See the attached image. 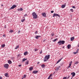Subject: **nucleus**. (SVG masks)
I'll use <instances>...</instances> for the list:
<instances>
[{
  "instance_id": "12",
  "label": "nucleus",
  "mask_w": 79,
  "mask_h": 79,
  "mask_svg": "<svg viewBox=\"0 0 79 79\" xmlns=\"http://www.w3.org/2000/svg\"><path fill=\"white\" fill-rule=\"evenodd\" d=\"M74 37H71L70 38V40H71V41H73V40H74Z\"/></svg>"
},
{
  "instance_id": "9",
  "label": "nucleus",
  "mask_w": 79,
  "mask_h": 79,
  "mask_svg": "<svg viewBox=\"0 0 79 79\" xmlns=\"http://www.w3.org/2000/svg\"><path fill=\"white\" fill-rule=\"evenodd\" d=\"M39 37H40V36L37 35L35 36V39H38Z\"/></svg>"
},
{
  "instance_id": "56",
  "label": "nucleus",
  "mask_w": 79,
  "mask_h": 79,
  "mask_svg": "<svg viewBox=\"0 0 79 79\" xmlns=\"http://www.w3.org/2000/svg\"><path fill=\"white\" fill-rule=\"evenodd\" d=\"M24 79V77H23L22 78V79Z\"/></svg>"
},
{
  "instance_id": "29",
  "label": "nucleus",
  "mask_w": 79,
  "mask_h": 79,
  "mask_svg": "<svg viewBox=\"0 0 79 79\" xmlns=\"http://www.w3.org/2000/svg\"><path fill=\"white\" fill-rule=\"evenodd\" d=\"M25 20V19H23L22 20H21V22H22V23H23L24 21Z\"/></svg>"
},
{
  "instance_id": "22",
  "label": "nucleus",
  "mask_w": 79,
  "mask_h": 79,
  "mask_svg": "<svg viewBox=\"0 0 79 79\" xmlns=\"http://www.w3.org/2000/svg\"><path fill=\"white\" fill-rule=\"evenodd\" d=\"M8 73H6L5 74V76H6V77H8Z\"/></svg>"
},
{
  "instance_id": "62",
  "label": "nucleus",
  "mask_w": 79,
  "mask_h": 79,
  "mask_svg": "<svg viewBox=\"0 0 79 79\" xmlns=\"http://www.w3.org/2000/svg\"><path fill=\"white\" fill-rule=\"evenodd\" d=\"M59 68H60V66H59Z\"/></svg>"
},
{
  "instance_id": "41",
  "label": "nucleus",
  "mask_w": 79,
  "mask_h": 79,
  "mask_svg": "<svg viewBox=\"0 0 79 79\" xmlns=\"http://www.w3.org/2000/svg\"><path fill=\"white\" fill-rule=\"evenodd\" d=\"M53 12H54V11H53V10H52L51 11V13H53Z\"/></svg>"
},
{
  "instance_id": "63",
  "label": "nucleus",
  "mask_w": 79,
  "mask_h": 79,
  "mask_svg": "<svg viewBox=\"0 0 79 79\" xmlns=\"http://www.w3.org/2000/svg\"><path fill=\"white\" fill-rule=\"evenodd\" d=\"M23 18H24V17H23Z\"/></svg>"
},
{
  "instance_id": "35",
  "label": "nucleus",
  "mask_w": 79,
  "mask_h": 79,
  "mask_svg": "<svg viewBox=\"0 0 79 79\" xmlns=\"http://www.w3.org/2000/svg\"><path fill=\"white\" fill-rule=\"evenodd\" d=\"M67 77H63V79H67Z\"/></svg>"
},
{
  "instance_id": "2",
  "label": "nucleus",
  "mask_w": 79,
  "mask_h": 79,
  "mask_svg": "<svg viewBox=\"0 0 79 79\" xmlns=\"http://www.w3.org/2000/svg\"><path fill=\"white\" fill-rule=\"evenodd\" d=\"M50 55H48V56L46 55L44 58V61H47L50 58Z\"/></svg>"
},
{
  "instance_id": "36",
  "label": "nucleus",
  "mask_w": 79,
  "mask_h": 79,
  "mask_svg": "<svg viewBox=\"0 0 79 79\" xmlns=\"http://www.w3.org/2000/svg\"><path fill=\"white\" fill-rule=\"evenodd\" d=\"M69 68H71V66H69L68 67H67V69H69Z\"/></svg>"
},
{
  "instance_id": "28",
  "label": "nucleus",
  "mask_w": 79,
  "mask_h": 79,
  "mask_svg": "<svg viewBox=\"0 0 79 79\" xmlns=\"http://www.w3.org/2000/svg\"><path fill=\"white\" fill-rule=\"evenodd\" d=\"M10 33H11L12 32H13V30H10Z\"/></svg>"
},
{
  "instance_id": "13",
  "label": "nucleus",
  "mask_w": 79,
  "mask_h": 79,
  "mask_svg": "<svg viewBox=\"0 0 79 79\" xmlns=\"http://www.w3.org/2000/svg\"><path fill=\"white\" fill-rule=\"evenodd\" d=\"M65 6H66V5H62L61 6V8H64L65 7Z\"/></svg>"
},
{
  "instance_id": "3",
  "label": "nucleus",
  "mask_w": 79,
  "mask_h": 79,
  "mask_svg": "<svg viewBox=\"0 0 79 79\" xmlns=\"http://www.w3.org/2000/svg\"><path fill=\"white\" fill-rule=\"evenodd\" d=\"M32 16H33L34 19H37V15L35 12H34L32 13Z\"/></svg>"
},
{
  "instance_id": "24",
  "label": "nucleus",
  "mask_w": 79,
  "mask_h": 79,
  "mask_svg": "<svg viewBox=\"0 0 79 79\" xmlns=\"http://www.w3.org/2000/svg\"><path fill=\"white\" fill-rule=\"evenodd\" d=\"M55 35V34H54V33L53 32L51 34V35L52 36H53V35Z\"/></svg>"
},
{
  "instance_id": "57",
  "label": "nucleus",
  "mask_w": 79,
  "mask_h": 79,
  "mask_svg": "<svg viewBox=\"0 0 79 79\" xmlns=\"http://www.w3.org/2000/svg\"><path fill=\"white\" fill-rule=\"evenodd\" d=\"M73 62H72V61H71V62H70V63H71V64H72V63Z\"/></svg>"
},
{
  "instance_id": "30",
  "label": "nucleus",
  "mask_w": 79,
  "mask_h": 79,
  "mask_svg": "<svg viewBox=\"0 0 79 79\" xmlns=\"http://www.w3.org/2000/svg\"><path fill=\"white\" fill-rule=\"evenodd\" d=\"M78 63H79V62H76L75 63V64H78Z\"/></svg>"
},
{
  "instance_id": "37",
  "label": "nucleus",
  "mask_w": 79,
  "mask_h": 79,
  "mask_svg": "<svg viewBox=\"0 0 79 79\" xmlns=\"http://www.w3.org/2000/svg\"><path fill=\"white\" fill-rule=\"evenodd\" d=\"M63 58L62 57L59 60L60 61L61 60H62V59H63Z\"/></svg>"
},
{
  "instance_id": "51",
  "label": "nucleus",
  "mask_w": 79,
  "mask_h": 79,
  "mask_svg": "<svg viewBox=\"0 0 79 79\" xmlns=\"http://www.w3.org/2000/svg\"><path fill=\"white\" fill-rule=\"evenodd\" d=\"M42 53V51H40V54H41Z\"/></svg>"
},
{
  "instance_id": "7",
  "label": "nucleus",
  "mask_w": 79,
  "mask_h": 79,
  "mask_svg": "<svg viewBox=\"0 0 79 79\" xmlns=\"http://www.w3.org/2000/svg\"><path fill=\"white\" fill-rule=\"evenodd\" d=\"M71 75H72V77H73L75 76V75H76V73L74 72H73L71 73Z\"/></svg>"
},
{
  "instance_id": "61",
  "label": "nucleus",
  "mask_w": 79,
  "mask_h": 79,
  "mask_svg": "<svg viewBox=\"0 0 79 79\" xmlns=\"http://www.w3.org/2000/svg\"><path fill=\"white\" fill-rule=\"evenodd\" d=\"M73 77L71 78V79H73Z\"/></svg>"
},
{
  "instance_id": "52",
  "label": "nucleus",
  "mask_w": 79,
  "mask_h": 79,
  "mask_svg": "<svg viewBox=\"0 0 79 79\" xmlns=\"http://www.w3.org/2000/svg\"><path fill=\"white\" fill-rule=\"evenodd\" d=\"M0 79H2V77H0Z\"/></svg>"
},
{
  "instance_id": "19",
  "label": "nucleus",
  "mask_w": 79,
  "mask_h": 79,
  "mask_svg": "<svg viewBox=\"0 0 79 79\" xmlns=\"http://www.w3.org/2000/svg\"><path fill=\"white\" fill-rule=\"evenodd\" d=\"M52 76V74H51L48 77V79H50V78Z\"/></svg>"
},
{
  "instance_id": "10",
  "label": "nucleus",
  "mask_w": 79,
  "mask_h": 79,
  "mask_svg": "<svg viewBox=\"0 0 79 79\" xmlns=\"http://www.w3.org/2000/svg\"><path fill=\"white\" fill-rule=\"evenodd\" d=\"M17 10L18 11H23V9L22 8H21L20 9H18Z\"/></svg>"
},
{
  "instance_id": "26",
  "label": "nucleus",
  "mask_w": 79,
  "mask_h": 79,
  "mask_svg": "<svg viewBox=\"0 0 79 79\" xmlns=\"http://www.w3.org/2000/svg\"><path fill=\"white\" fill-rule=\"evenodd\" d=\"M19 45H18L15 48V49H18V48H19Z\"/></svg>"
},
{
  "instance_id": "53",
  "label": "nucleus",
  "mask_w": 79,
  "mask_h": 79,
  "mask_svg": "<svg viewBox=\"0 0 79 79\" xmlns=\"http://www.w3.org/2000/svg\"><path fill=\"white\" fill-rule=\"evenodd\" d=\"M45 40H43V42H45Z\"/></svg>"
},
{
  "instance_id": "47",
  "label": "nucleus",
  "mask_w": 79,
  "mask_h": 79,
  "mask_svg": "<svg viewBox=\"0 0 79 79\" xmlns=\"http://www.w3.org/2000/svg\"><path fill=\"white\" fill-rule=\"evenodd\" d=\"M40 64V62H38L37 64Z\"/></svg>"
},
{
  "instance_id": "27",
  "label": "nucleus",
  "mask_w": 79,
  "mask_h": 79,
  "mask_svg": "<svg viewBox=\"0 0 79 79\" xmlns=\"http://www.w3.org/2000/svg\"><path fill=\"white\" fill-rule=\"evenodd\" d=\"M58 40V39L56 38V39H54V40H53V41H54V42H56V40Z\"/></svg>"
},
{
  "instance_id": "42",
  "label": "nucleus",
  "mask_w": 79,
  "mask_h": 79,
  "mask_svg": "<svg viewBox=\"0 0 79 79\" xmlns=\"http://www.w3.org/2000/svg\"><path fill=\"white\" fill-rule=\"evenodd\" d=\"M27 16V14H25L24 15V16H25V17H26Z\"/></svg>"
},
{
  "instance_id": "43",
  "label": "nucleus",
  "mask_w": 79,
  "mask_h": 79,
  "mask_svg": "<svg viewBox=\"0 0 79 79\" xmlns=\"http://www.w3.org/2000/svg\"><path fill=\"white\" fill-rule=\"evenodd\" d=\"M72 8H73L75 9V8H76V7L74 6H73Z\"/></svg>"
},
{
  "instance_id": "49",
  "label": "nucleus",
  "mask_w": 79,
  "mask_h": 79,
  "mask_svg": "<svg viewBox=\"0 0 79 79\" xmlns=\"http://www.w3.org/2000/svg\"><path fill=\"white\" fill-rule=\"evenodd\" d=\"M71 63H70V64H69V66H71Z\"/></svg>"
},
{
  "instance_id": "20",
  "label": "nucleus",
  "mask_w": 79,
  "mask_h": 79,
  "mask_svg": "<svg viewBox=\"0 0 79 79\" xmlns=\"http://www.w3.org/2000/svg\"><path fill=\"white\" fill-rule=\"evenodd\" d=\"M5 47V45L4 44H2L1 46V47L2 48H4V47Z\"/></svg>"
},
{
  "instance_id": "44",
  "label": "nucleus",
  "mask_w": 79,
  "mask_h": 79,
  "mask_svg": "<svg viewBox=\"0 0 79 79\" xmlns=\"http://www.w3.org/2000/svg\"><path fill=\"white\" fill-rule=\"evenodd\" d=\"M6 25L4 26V29H6Z\"/></svg>"
},
{
  "instance_id": "18",
  "label": "nucleus",
  "mask_w": 79,
  "mask_h": 79,
  "mask_svg": "<svg viewBox=\"0 0 79 79\" xmlns=\"http://www.w3.org/2000/svg\"><path fill=\"white\" fill-rule=\"evenodd\" d=\"M45 66V65L44 64H43L41 65V67L42 68H44Z\"/></svg>"
},
{
  "instance_id": "15",
  "label": "nucleus",
  "mask_w": 79,
  "mask_h": 79,
  "mask_svg": "<svg viewBox=\"0 0 79 79\" xmlns=\"http://www.w3.org/2000/svg\"><path fill=\"white\" fill-rule=\"evenodd\" d=\"M8 63L9 64H11V63H12V62H11V61L10 60H9L8 61Z\"/></svg>"
},
{
  "instance_id": "58",
  "label": "nucleus",
  "mask_w": 79,
  "mask_h": 79,
  "mask_svg": "<svg viewBox=\"0 0 79 79\" xmlns=\"http://www.w3.org/2000/svg\"><path fill=\"white\" fill-rule=\"evenodd\" d=\"M1 6H3V4H2V5H1Z\"/></svg>"
},
{
  "instance_id": "48",
  "label": "nucleus",
  "mask_w": 79,
  "mask_h": 79,
  "mask_svg": "<svg viewBox=\"0 0 79 79\" xmlns=\"http://www.w3.org/2000/svg\"><path fill=\"white\" fill-rule=\"evenodd\" d=\"M21 64H20L19 65V67H20V66H21Z\"/></svg>"
},
{
  "instance_id": "17",
  "label": "nucleus",
  "mask_w": 79,
  "mask_h": 79,
  "mask_svg": "<svg viewBox=\"0 0 79 79\" xmlns=\"http://www.w3.org/2000/svg\"><path fill=\"white\" fill-rule=\"evenodd\" d=\"M27 53H28L27 52H24V55H25V56H26V55H27Z\"/></svg>"
},
{
  "instance_id": "33",
  "label": "nucleus",
  "mask_w": 79,
  "mask_h": 79,
  "mask_svg": "<svg viewBox=\"0 0 79 79\" xmlns=\"http://www.w3.org/2000/svg\"><path fill=\"white\" fill-rule=\"evenodd\" d=\"M70 10L72 12H73V9H71Z\"/></svg>"
},
{
  "instance_id": "32",
  "label": "nucleus",
  "mask_w": 79,
  "mask_h": 79,
  "mask_svg": "<svg viewBox=\"0 0 79 79\" xmlns=\"http://www.w3.org/2000/svg\"><path fill=\"white\" fill-rule=\"evenodd\" d=\"M73 53L74 54V55H76V54H77V52H74Z\"/></svg>"
},
{
  "instance_id": "54",
  "label": "nucleus",
  "mask_w": 79,
  "mask_h": 79,
  "mask_svg": "<svg viewBox=\"0 0 79 79\" xmlns=\"http://www.w3.org/2000/svg\"><path fill=\"white\" fill-rule=\"evenodd\" d=\"M3 37H5V35H3Z\"/></svg>"
},
{
  "instance_id": "16",
  "label": "nucleus",
  "mask_w": 79,
  "mask_h": 79,
  "mask_svg": "<svg viewBox=\"0 0 79 79\" xmlns=\"http://www.w3.org/2000/svg\"><path fill=\"white\" fill-rule=\"evenodd\" d=\"M70 47H71V45L70 44H69L67 46V48L68 49H69L70 48Z\"/></svg>"
},
{
  "instance_id": "11",
  "label": "nucleus",
  "mask_w": 79,
  "mask_h": 79,
  "mask_svg": "<svg viewBox=\"0 0 79 79\" xmlns=\"http://www.w3.org/2000/svg\"><path fill=\"white\" fill-rule=\"evenodd\" d=\"M42 15L43 16H44V17H45V16H46V14L45 13H42Z\"/></svg>"
},
{
  "instance_id": "55",
  "label": "nucleus",
  "mask_w": 79,
  "mask_h": 79,
  "mask_svg": "<svg viewBox=\"0 0 79 79\" xmlns=\"http://www.w3.org/2000/svg\"><path fill=\"white\" fill-rule=\"evenodd\" d=\"M17 56H19V54Z\"/></svg>"
},
{
  "instance_id": "21",
  "label": "nucleus",
  "mask_w": 79,
  "mask_h": 79,
  "mask_svg": "<svg viewBox=\"0 0 79 79\" xmlns=\"http://www.w3.org/2000/svg\"><path fill=\"white\" fill-rule=\"evenodd\" d=\"M27 60V59L24 58L23 59V61L24 62V61H25Z\"/></svg>"
},
{
  "instance_id": "1",
  "label": "nucleus",
  "mask_w": 79,
  "mask_h": 79,
  "mask_svg": "<svg viewBox=\"0 0 79 79\" xmlns=\"http://www.w3.org/2000/svg\"><path fill=\"white\" fill-rule=\"evenodd\" d=\"M64 43H65V41H64L60 40L58 42L57 44H59V45H61V44L63 45Z\"/></svg>"
},
{
  "instance_id": "8",
  "label": "nucleus",
  "mask_w": 79,
  "mask_h": 79,
  "mask_svg": "<svg viewBox=\"0 0 79 79\" xmlns=\"http://www.w3.org/2000/svg\"><path fill=\"white\" fill-rule=\"evenodd\" d=\"M33 74H37L38 73V71L37 70H35L33 71L32 72Z\"/></svg>"
},
{
  "instance_id": "31",
  "label": "nucleus",
  "mask_w": 79,
  "mask_h": 79,
  "mask_svg": "<svg viewBox=\"0 0 79 79\" xmlns=\"http://www.w3.org/2000/svg\"><path fill=\"white\" fill-rule=\"evenodd\" d=\"M26 75H24V77H23L24 79H25V78H26Z\"/></svg>"
},
{
  "instance_id": "14",
  "label": "nucleus",
  "mask_w": 79,
  "mask_h": 79,
  "mask_svg": "<svg viewBox=\"0 0 79 79\" xmlns=\"http://www.w3.org/2000/svg\"><path fill=\"white\" fill-rule=\"evenodd\" d=\"M29 70H30V71H32V70H33V67H30V68H29Z\"/></svg>"
},
{
  "instance_id": "38",
  "label": "nucleus",
  "mask_w": 79,
  "mask_h": 79,
  "mask_svg": "<svg viewBox=\"0 0 79 79\" xmlns=\"http://www.w3.org/2000/svg\"><path fill=\"white\" fill-rule=\"evenodd\" d=\"M79 49H77V51H76L77 52V53H78V52H79Z\"/></svg>"
},
{
  "instance_id": "46",
  "label": "nucleus",
  "mask_w": 79,
  "mask_h": 79,
  "mask_svg": "<svg viewBox=\"0 0 79 79\" xmlns=\"http://www.w3.org/2000/svg\"><path fill=\"white\" fill-rule=\"evenodd\" d=\"M56 72H54L53 73V75H54V74H55V73H56Z\"/></svg>"
},
{
  "instance_id": "4",
  "label": "nucleus",
  "mask_w": 79,
  "mask_h": 79,
  "mask_svg": "<svg viewBox=\"0 0 79 79\" xmlns=\"http://www.w3.org/2000/svg\"><path fill=\"white\" fill-rule=\"evenodd\" d=\"M4 67L6 69H8V67H9V65L8 64H5L4 65Z\"/></svg>"
},
{
  "instance_id": "23",
  "label": "nucleus",
  "mask_w": 79,
  "mask_h": 79,
  "mask_svg": "<svg viewBox=\"0 0 79 79\" xmlns=\"http://www.w3.org/2000/svg\"><path fill=\"white\" fill-rule=\"evenodd\" d=\"M29 64V60H27L26 62V64Z\"/></svg>"
},
{
  "instance_id": "50",
  "label": "nucleus",
  "mask_w": 79,
  "mask_h": 79,
  "mask_svg": "<svg viewBox=\"0 0 79 79\" xmlns=\"http://www.w3.org/2000/svg\"><path fill=\"white\" fill-rule=\"evenodd\" d=\"M69 77H70V76H69V77H67V79H69Z\"/></svg>"
},
{
  "instance_id": "40",
  "label": "nucleus",
  "mask_w": 79,
  "mask_h": 79,
  "mask_svg": "<svg viewBox=\"0 0 79 79\" xmlns=\"http://www.w3.org/2000/svg\"><path fill=\"white\" fill-rule=\"evenodd\" d=\"M37 33H38V31H36L35 32V34H37Z\"/></svg>"
},
{
  "instance_id": "59",
  "label": "nucleus",
  "mask_w": 79,
  "mask_h": 79,
  "mask_svg": "<svg viewBox=\"0 0 79 79\" xmlns=\"http://www.w3.org/2000/svg\"><path fill=\"white\" fill-rule=\"evenodd\" d=\"M62 48H64V46H63V47H62Z\"/></svg>"
},
{
  "instance_id": "60",
  "label": "nucleus",
  "mask_w": 79,
  "mask_h": 79,
  "mask_svg": "<svg viewBox=\"0 0 79 79\" xmlns=\"http://www.w3.org/2000/svg\"><path fill=\"white\" fill-rule=\"evenodd\" d=\"M50 79H52V77L50 78Z\"/></svg>"
},
{
  "instance_id": "45",
  "label": "nucleus",
  "mask_w": 79,
  "mask_h": 79,
  "mask_svg": "<svg viewBox=\"0 0 79 79\" xmlns=\"http://www.w3.org/2000/svg\"><path fill=\"white\" fill-rule=\"evenodd\" d=\"M20 30L18 32V34H19V33H20Z\"/></svg>"
},
{
  "instance_id": "6",
  "label": "nucleus",
  "mask_w": 79,
  "mask_h": 79,
  "mask_svg": "<svg viewBox=\"0 0 79 79\" xmlns=\"http://www.w3.org/2000/svg\"><path fill=\"white\" fill-rule=\"evenodd\" d=\"M16 6L15 5H13L10 8L9 10H11L12 9H14L15 8H16Z\"/></svg>"
},
{
  "instance_id": "25",
  "label": "nucleus",
  "mask_w": 79,
  "mask_h": 79,
  "mask_svg": "<svg viewBox=\"0 0 79 79\" xmlns=\"http://www.w3.org/2000/svg\"><path fill=\"white\" fill-rule=\"evenodd\" d=\"M59 69V67H58L57 68H56L55 70L56 71H58Z\"/></svg>"
},
{
  "instance_id": "5",
  "label": "nucleus",
  "mask_w": 79,
  "mask_h": 79,
  "mask_svg": "<svg viewBox=\"0 0 79 79\" xmlns=\"http://www.w3.org/2000/svg\"><path fill=\"white\" fill-rule=\"evenodd\" d=\"M55 16H58V17L60 18V15L54 13L53 14V16H52V17H55Z\"/></svg>"
},
{
  "instance_id": "39",
  "label": "nucleus",
  "mask_w": 79,
  "mask_h": 79,
  "mask_svg": "<svg viewBox=\"0 0 79 79\" xmlns=\"http://www.w3.org/2000/svg\"><path fill=\"white\" fill-rule=\"evenodd\" d=\"M60 61L59 60L57 62H56V64H58V63H59V62H60Z\"/></svg>"
},
{
  "instance_id": "34",
  "label": "nucleus",
  "mask_w": 79,
  "mask_h": 79,
  "mask_svg": "<svg viewBox=\"0 0 79 79\" xmlns=\"http://www.w3.org/2000/svg\"><path fill=\"white\" fill-rule=\"evenodd\" d=\"M38 49H34L35 51V52H36V51H37V50H38Z\"/></svg>"
}]
</instances>
